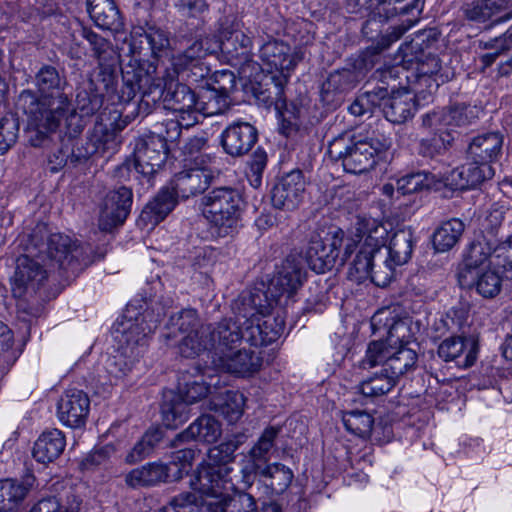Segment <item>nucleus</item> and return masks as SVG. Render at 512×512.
Here are the masks:
<instances>
[{
    "mask_svg": "<svg viewBox=\"0 0 512 512\" xmlns=\"http://www.w3.org/2000/svg\"><path fill=\"white\" fill-rule=\"evenodd\" d=\"M503 140L499 132H487L474 137L467 150L468 159L490 165L500 156Z\"/></svg>",
    "mask_w": 512,
    "mask_h": 512,
    "instance_id": "58836bf2",
    "label": "nucleus"
},
{
    "mask_svg": "<svg viewBox=\"0 0 512 512\" xmlns=\"http://www.w3.org/2000/svg\"><path fill=\"white\" fill-rule=\"evenodd\" d=\"M38 88L37 112L34 111V126L46 132L55 131L68 108V100L61 92L62 82L57 70L43 67L36 76ZM39 133H43L39 130Z\"/></svg>",
    "mask_w": 512,
    "mask_h": 512,
    "instance_id": "6e6552de",
    "label": "nucleus"
},
{
    "mask_svg": "<svg viewBox=\"0 0 512 512\" xmlns=\"http://www.w3.org/2000/svg\"><path fill=\"white\" fill-rule=\"evenodd\" d=\"M212 178L213 172L207 166L192 167L175 174L167 186L177 198L187 199L204 192Z\"/></svg>",
    "mask_w": 512,
    "mask_h": 512,
    "instance_id": "cd10ccee",
    "label": "nucleus"
},
{
    "mask_svg": "<svg viewBox=\"0 0 512 512\" xmlns=\"http://www.w3.org/2000/svg\"><path fill=\"white\" fill-rule=\"evenodd\" d=\"M145 40L154 58L166 55L170 49V40L166 31L156 26L134 27L127 43L128 62L124 63L122 76L124 88L120 99L129 101L135 97L141 87L145 86L156 75L157 67L149 61L142 60V44Z\"/></svg>",
    "mask_w": 512,
    "mask_h": 512,
    "instance_id": "7ed1b4c3",
    "label": "nucleus"
},
{
    "mask_svg": "<svg viewBox=\"0 0 512 512\" xmlns=\"http://www.w3.org/2000/svg\"><path fill=\"white\" fill-rule=\"evenodd\" d=\"M267 164V154L262 149H257L248 163L246 172L248 181L253 188H258L262 183L263 171Z\"/></svg>",
    "mask_w": 512,
    "mask_h": 512,
    "instance_id": "e2e57ef3",
    "label": "nucleus"
},
{
    "mask_svg": "<svg viewBox=\"0 0 512 512\" xmlns=\"http://www.w3.org/2000/svg\"><path fill=\"white\" fill-rule=\"evenodd\" d=\"M234 314L233 318H224L216 324H208L202 328L205 350L213 351V356L233 350L242 341L241 317Z\"/></svg>",
    "mask_w": 512,
    "mask_h": 512,
    "instance_id": "412c9836",
    "label": "nucleus"
},
{
    "mask_svg": "<svg viewBox=\"0 0 512 512\" xmlns=\"http://www.w3.org/2000/svg\"><path fill=\"white\" fill-rule=\"evenodd\" d=\"M473 118V108L465 105L425 114L422 117V125L433 135L421 140L420 153L428 157L440 154L454 141V128L471 123Z\"/></svg>",
    "mask_w": 512,
    "mask_h": 512,
    "instance_id": "0eeeda50",
    "label": "nucleus"
},
{
    "mask_svg": "<svg viewBox=\"0 0 512 512\" xmlns=\"http://www.w3.org/2000/svg\"><path fill=\"white\" fill-rule=\"evenodd\" d=\"M32 258H18L17 267L12 278L11 292L16 301V318L30 334L32 321Z\"/></svg>",
    "mask_w": 512,
    "mask_h": 512,
    "instance_id": "aec40b11",
    "label": "nucleus"
},
{
    "mask_svg": "<svg viewBox=\"0 0 512 512\" xmlns=\"http://www.w3.org/2000/svg\"><path fill=\"white\" fill-rule=\"evenodd\" d=\"M464 231V223L459 219L444 222L433 234L432 243L436 253L449 251Z\"/></svg>",
    "mask_w": 512,
    "mask_h": 512,
    "instance_id": "de8ad7c7",
    "label": "nucleus"
},
{
    "mask_svg": "<svg viewBox=\"0 0 512 512\" xmlns=\"http://www.w3.org/2000/svg\"><path fill=\"white\" fill-rule=\"evenodd\" d=\"M263 326V345L275 342L284 332L285 323L279 316L268 318L261 322Z\"/></svg>",
    "mask_w": 512,
    "mask_h": 512,
    "instance_id": "338daca9",
    "label": "nucleus"
},
{
    "mask_svg": "<svg viewBox=\"0 0 512 512\" xmlns=\"http://www.w3.org/2000/svg\"><path fill=\"white\" fill-rule=\"evenodd\" d=\"M230 472L226 465L203 464L191 478L190 487L203 499L206 512H222V502L229 499L234 486Z\"/></svg>",
    "mask_w": 512,
    "mask_h": 512,
    "instance_id": "9b49d317",
    "label": "nucleus"
},
{
    "mask_svg": "<svg viewBox=\"0 0 512 512\" xmlns=\"http://www.w3.org/2000/svg\"><path fill=\"white\" fill-rule=\"evenodd\" d=\"M155 512H206L204 501L196 492H181Z\"/></svg>",
    "mask_w": 512,
    "mask_h": 512,
    "instance_id": "603ef678",
    "label": "nucleus"
},
{
    "mask_svg": "<svg viewBox=\"0 0 512 512\" xmlns=\"http://www.w3.org/2000/svg\"><path fill=\"white\" fill-rule=\"evenodd\" d=\"M327 238H323L320 233L314 232L310 235L309 240L304 250L299 252V256H318L323 253V256H352L358 252L360 240L356 237L344 238V233L341 229L327 234Z\"/></svg>",
    "mask_w": 512,
    "mask_h": 512,
    "instance_id": "4be33fe9",
    "label": "nucleus"
},
{
    "mask_svg": "<svg viewBox=\"0 0 512 512\" xmlns=\"http://www.w3.org/2000/svg\"><path fill=\"white\" fill-rule=\"evenodd\" d=\"M172 299L155 303L156 307L143 309L142 304H137L138 300H134L127 306V313L133 310H139L130 319L117 324L114 331L115 340L118 343V349L114 355L108 358L106 369L116 378L127 375L139 361L148 344V336L151 334L162 321L166 314V309L172 306Z\"/></svg>",
    "mask_w": 512,
    "mask_h": 512,
    "instance_id": "f257e3e1",
    "label": "nucleus"
},
{
    "mask_svg": "<svg viewBox=\"0 0 512 512\" xmlns=\"http://www.w3.org/2000/svg\"><path fill=\"white\" fill-rule=\"evenodd\" d=\"M510 258H504L502 264V275L499 271L490 266L486 259L464 258L459 266L458 276L462 283L474 285L478 294L491 299L496 297L502 288V280L505 277L504 265L508 264ZM509 268V265H507Z\"/></svg>",
    "mask_w": 512,
    "mask_h": 512,
    "instance_id": "dca6fc26",
    "label": "nucleus"
},
{
    "mask_svg": "<svg viewBox=\"0 0 512 512\" xmlns=\"http://www.w3.org/2000/svg\"><path fill=\"white\" fill-rule=\"evenodd\" d=\"M493 175L494 169L491 165L468 159V162L449 173L447 183L454 190L473 189L485 180L491 179Z\"/></svg>",
    "mask_w": 512,
    "mask_h": 512,
    "instance_id": "2f4dec72",
    "label": "nucleus"
},
{
    "mask_svg": "<svg viewBox=\"0 0 512 512\" xmlns=\"http://www.w3.org/2000/svg\"><path fill=\"white\" fill-rule=\"evenodd\" d=\"M259 57L262 61L263 69L270 73L275 71L281 74L280 79L272 77V80H277L274 88L277 97L276 106H279L283 93V83L288 81L291 72L302 61L303 52L301 48H292L283 41L273 39L265 42L260 47Z\"/></svg>",
    "mask_w": 512,
    "mask_h": 512,
    "instance_id": "2eb2a0df",
    "label": "nucleus"
},
{
    "mask_svg": "<svg viewBox=\"0 0 512 512\" xmlns=\"http://www.w3.org/2000/svg\"><path fill=\"white\" fill-rule=\"evenodd\" d=\"M212 37H205L193 41L183 52L173 55L170 60L171 72L181 75L183 80L198 82L210 72L203 59L215 51L208 49L212 44Z\"/></svg>",
    "mask_w": 512,
    "mask_h": 512,
    "instance_id": "a211bd4d",
    "label": "nucleus"
},
{
    "mask_svg": "<svg viewBox=\"0 0 512 512\" xmlns=\"http://www.w3.org/2000/svg\"><path fill=\"white\" fill-rule=\"evenodd\" d=\"M176 200L177 197L171 189L168 186L163 187L143 208L139 220L146 226H156L174 209Z\"/></svg>",
    "mask_w": 512,
    "mask_h": 512,
    "instance_id": "79ce46f5",
    "label": "nucleus"
},
{
    "mask_svg": "<svg viewBox=\"0 0 512 512\" xmlns=\"http://www.w3.org/2000/svg\"><path fill=\"white\" fill-rule=\"evenodd\" d=\"M438 355L445 362L454 361L461 368L474 365L477 359V345L463 337H450L441 342Z\"/></svg>",
    "mask_w": 512,
    "mask_h": 512,
    "instance_id": "c9c22d12",
    "label": "nucleus"
},
{
    "mask_svg": "<svg viewBox=\"0 0 512 512\" xmlns=\"http://www.w3.org/2000/svg\"><path fill=\"white\" fill-rule=\"evenodd\" d=\"M212 41L208 49L215 53L220 51L231 65L247 63L252 57V39L242 30V23L235 18L222 20Z\"/></svg>",
    "mask_w": 512,
    "mask_h": 512,
    "instance_id": "ddd939ff",
    "label": "nucleus"
},
{
    "mask_svg": "<svg viewBox=\"0 0 512 512\" xmlns=\"http://www.w3.org/2000/svg\"><path fill=\"white\" fill-rule=\"evenodd\" d=\"M47 246L48 256H56L57 254L67 256L79 250L78 241L62 233L51 234L48 238Z\"/></svg>",
    "mask_w": 512,
    "mask_h": 512,
    "instance_id": "052dcab7",
    "label": "nucleus"
},
{
    "mask_svg": "<svg viewBox=\"0 0 512 512\" xmlns=\"http://www.w3.org/2000/svg\"><path fill=\"white\" fill-rule=\"evenodd\" d=\"M441 64L437 56L425 53L418 40L400 46L392 66H386L376 71L383 83L388 79L396 80L404 75L415 92L431 95L437 90L440 83H444L448 76L440 73Z\"/></svg>",
    "mask_w": 512,
    "mask_h": 512,
    "instance_id": "20e7f679",
    "label": "nucleus"
},
{
    "mask_svg": "<svg viewBox=\"0 0 512 512\" xmlns=\"http://www.w3.org/2000/svg\"><path fill=\"white\" fill-rule=\"evenodd\" d=\"M245 397L238 391H227L220 412L231 424L236 423L243 415Z\"/></svg>",
    "mask_w": 512,
    "mask_h": 512,
    "instance_id": "6e6d98bb",
    "label": "nucleus"
},
{
    "mask_svg": "<svg viewBox=\"0 0 512 512\" xmlns=\"http://www.w3.org/2000/svg\"><path fill=\"white\" fill-rule=\"evenodd\" d=\"M84 37L92 46L100 68H118L120 62L122 63V66H124V63L128 62V40L124 41V44L121 47V53H118L109 41L93 31H84ZM122 68L123 67H121V69Z\"/></svg>",
    "mask_w": 512,
    "mask_h": 512,
    "instance_id": "e433bc0d",
    "label": "nucleus"
},
{
    "mask_svg": "<svg viewBox=\"0 0 512 512\" xmlns=\"http://www.w3.org/2000/svg\"><path fill=\"white\" fill-rule=\"evenodd\" d=\"M356 237L360 240L356 256H375L385 253L388 256H411L413 236L410 229H400L394 233L387 245L388 228L372 217L358 216L355 223Z\"/></svg>",
    "mask_w": 512,
    "mask_h": 512,
    "instance_id": "423d86ee",
    "label": "nucleus"
},
{
    "mask_svg": "<svg viewBox=\"0 0 512 512\" xmlns=\"http://www.w3.org/2000/svg\"><path fill=\"white\" fill-rule=\"evenodd\" d=\"M305 191V180L299 170L286 174L272 190V204L278 209L291 210L302 201Z\"/></svg>",
    "mask_w": 512,
    "mask_h": 512,
    "instance_id": "c756f323",
    "label": "nucleus"
},
{
    "mask_svg": "<svg viewBox=\"0 0 512 512\" xmlns=\"http://www.w3.org/2000/svg\"><path fill=\"white\" fill-rule=\"evenodd\" d=\"M402 88L388 95V87L379 86L360 94L350 105L349 111L354 116H363L373 113V109L379 107L385 118L394 124H402L411 119L417 109V96L426 99L423 93Z\"/></svg>",
    "mask_w": 512,
    "mask_h": 512,
    "instance_id": "39448f33",
    "label": "nucleus"
},
{
    "mask_svg": "<svg viewBox=\"0 0 512 512\" xmlns=\"http://www.w3.org/2000/svg\"><path fill=\"white\" fill-rule=\"evenodd\" d=\"M371 327L378 340H383L388 347L396 344L404 346L412 338L406 320L400 319L390 309L378 310L371 318Z\"/></svg>",
    "mask_w": 512,
    "mask_h": 512,
    "instance_id": "a878e982",
    "label": "nucleus"
},
{
    "mask_svg": "<svg viewBox=\"0 0 512 512\" xmlns=\"http://www.w3.org/2000/svg\"><path fill=\"white\" fill-rule=\"evenodd\" d=\"M237 317H241L242 321V340L252 346H263V326L259 316L243 317L237 313Z\"/></svg>",
    "mask_w": 512,
    "mask_h": 512,
    "instance_id": "bf43d9fd",
    "label": "nucleus"
},
{
    "mask_svg": "<svg viewBox=\"0 0 512 512\" xmlns=\"http://www.w3.org/2000/svg\"><path fill=\"white\" fill-rule=\"evenodd\" d=\"M90 410V399L82 390H67L59 399L57 414L59 420L71 428L85 425Z\"/></svg>",
    "mask_w": 512,
    "mask_h": 512,
    "instance_id": "c85d7f7f",
    "label": "nucleus"
},
{
    "mask_svg": "<svg viewBox=\"0 0 512 512\" xmlns=\"http://www.w3.org/2000/svg\"><path fill=\"white\" fill-rule=\"evenodd\" d=\"M390 147L391 139L383 134H377L353 139L346 145L342 140H336L330 144L328 152L332 158L342 162L346 172L360 174L373 168Z\"/></svg>",
    "mask_w": 512,
    "mask_h": 512,
    "instance_id": "1a4fd4ad",
    "label": "nucleus"
},
{
    "mask_svg": "<svg viewBox=\"0 0 512 512\" xmlns=\"http://www.w3.org/2000/svg\"><path fill=\"white\" fill-rule=\"evenodd\" d=\"M99 78L101 83L104 85L106 95L109 97V100L112 102V104H129L135 98L133 97L129 101H122L120 99V95L122 94L124 84L122 85L121 90L117 91V68H100ZM122 82L124 83L123 79Z\"/></svg>",
    "mask_w": 512,
    "mask_h": 512,
    "instance_id": "13d9d810",
    "label": "nucleus"
},
{
    "mask_svg": "<svg viewBox=\"0 0 512 512\" xmlns=\"http://www.w3.org/2000/svg\"><path fill=\"white\" fill-rule=\"evenodd\" d=\"M115 447L112 444L96 447L81 461L83 469H94L100 466H105L115 454Z\"/></svg>",
    "mask_w": 512,
    "mask_h": 512,
    "instance_id": "0e129e2a",
    "label": "nucleus"
},
{
    "mask_svg": "<svg viewBox=\"0 0 512 512\" xmlns=\"http://www.w3.org/2000/svg\"><path fill=\"white\" fill-rule=\"evenodd\" d=\"M132 201L133 193L125 186L109 191L103 200L99 228L102 231H111L122 225L130 213Z\"/></svg>",
    "mask_w": 512,
    "mask_h": 512,
    "instance_id": "b1692460",
    "label": "nucleus"
},
{
    "mask_svg": "<svg viewBox=\"0 0 512 512\" xmlns=\"http://www.w3.org/2000/svg\"><path fill=\"white\" fill-rule=\"evenodd\" d=\"M493 175L494 169L491 165L468 159V162L449 173L447 183L454 190L473 189L485 180L491 179Z\"/></svg>",
    "mask_w": 512,
    "mask_h": 512,
    "instance_id": "7c9ffc66",
    "label": "nucleus"
},
{
    "mask_svg": "<svg viewBox=\"0 0 512 512\" xmlns=\"http://www.w3.org/2000/svg\"><path fill=\"white\" fill-rule=\"evenodd\" d=\"M306 278L304 264L299 258H283L276 265V272L269 283V293L272 297L290 299L303 285Z\"/></svg>",
    "mask_w": 512,
    "mask_h": 512,
    "instance_id": "5701e85b",
    "label": "nucleus"
},
{
    "mask_svg": "<svg viewBox=\"0 0 512 512\" xmlns=\"http://www.w3.org/2000/svg\"><path fill=\"white\" fill-rule=\"evenodd\" d=\"M65 448V437L58 429L44 431L34 442V459L46 464L60 456Z\"/></svg>",
    "mask_w": 512,
    "mask_h": 512,
    "instance_id": "37998d69",
    "label": "nucleus"
},
{
    "mask_svg": "<svg viewBox=\"0 0 512 512\" xmlns=\"http://www.w3.org/2000/svg\"><path fill=\"white\" fill-rule=\"evenodd\" d=\"M230 98L209 86L197 96V119L199 115L214 116L223 113L229 106Z\"/></svg>",
    "mask_w": 512,
    "mask_h": 512,
    "instance_id": "09e8293b",
    "label": "nucleus"
},
{
    "mask_svg": "<svg viewBox=\"0 0 512 512\" xmlns=\"http://www.w3.org/2000/svg\"><path fill=\"white\" fill-rule=\"evenodd\" d=\"M210 392V386L203 381L194 380L179 383V396L181 402L164 403L162 414L164 422L169 427H177L186 421V408L188 404L204 399Z\"/></svg>",
    "mask_w": 512,
    "mask_h": 512,
    "instance_id": "393cba45",
    "label": "nucleus"
},
{
    "mask_svg": "<svg viewBox=\"0 0 512 512\" xmlns=\"http://www.w3.org/2000/svg\"><path fill=\"white\" fill-rule=\"evenodd\" d=\"M437 181V177L431 173H412L396 181V191L401 195L411 194L423 189H431Z\"/></svg>",
    "mask_w": 512,
    "mask_h": 512,
    "instance_id": "864d4df0",
    "label": "nucleus"
},
{
    "mask_svg": "<svg viewBox=\"0 0 512 512\" xmlns=\"http://www.w3.org/2000/svg\"><path fill=\"white\" fill-rule=\"evenodd\" d=\"M82 507L81 487L54 477L39 492L34 512H80Z\"/></svg>",
    "mask_w": 512,
    "mask_h": 512,
    "instance_id": "f3484780",
    "label": "nucleus"
},
{
    "mask_svg": "<svg viewBox=\"0 0 512 512\" xmlns=\"http://www.w3.org/2000/svg\"><path fill=\"white\" fill-rule=\"evenodd\" d=\"M264 284L261 287H255L247 292H243L233 304L234 313L243 317L248 316H268L274 305L280 303L279 297H272L264 290Z\"/></svg>",
    "mask_w": 512,
    "mask_h": 512,
    "instance_id": "f704fd0d",
    "label": "nucleus"
},
{
    "mask_svg": "<svg viewBox=\"0 0 512 512\" xmlns=\"http://www.w3.org/2000/svg\"><path fill=\"white\" fill-rule=\"evenodd\" d=\"M417 358V353L411 348L401 346L395 349L388 347L383 340H375L369 343L361 366L366 369L380 365L398 382L401 376L414 369Z\"/></svg>",
    "mask_w": 512,
    "mask_h": 512,
    "instance_id": "4468645a",
    "label": "nucleus"
},
{
    "mask_svg": "<svg viewBox=\"0 0 512 512\" xmlns=\"http://www.w3.org/2000/svg\"><path fill=\"white\" fill-rule=\"evenodd\" d=\"M19 132V118L5 115L0 120V154L6 153L16 142Z\"/></svg>",
    "mask_w": 512,
    "mask_h": 512,
    "instance_id": "4d7b16f0",
    "label": "nucleus"
},
{
    "mask_svg": "<svg viewBox=\"0 0 512 512\" xmlns=\"http://www.w3.org/2000/svg\"><path fill=\"white\" fill-rule=\"evenodd\" d=\"M208 86L224 95L229 94L236 87V79L234 74L228 70L218 71L214 74L212 82Z\"/></svg>",
    "mask_w": 512,
    "mask_h": 512,
    "instance_id": "774afa93",
    "label": "nucleus"
},
{
    "mask_svg": "<svg viewBox=\"0 0 512 512\" xmlns=\"http://www.w3.org/2000/svg\"><path fill=\"white\" fill-rule=\"evenodd\" d=\"M162 439L163 431L161 429H149L129 451L125 461L128 464H134L142 461L153 452L155 447L162 441Z\"/></svg>",
    "mask_w": 512,
    "mask_h": 512,
    "instance_id": "3c124183",
    "label": "nucleus"
},
{
    "mask_svg": "<svg viewBox=\"0 0 512 512\" xmlns=\"http://www.w3.org/2000/svg\"><path fill=\"white\" fill-rule=\"evenodd\" d=\"M221 435L220 423L210 415H202L197 418L186 430L177 434L171 442V446L177 447L178 443L197 440L206 443H214Z\"/></svg>",
    "mask_w": 512,
    "mask_h": 512,
    "instance_id": "ea45409f",
    "label": "nucleus"
},
{
    "mask_svg": "<svg viewBox=\"0 0 512 512\" xmlns=\"http://www.w3.org/2000/svg\"><path fill=\"white\" fill-rule=\"evenodd\" d=\"M357 74L351 69L331 72L321 86L322 100L330 103L337 94L344 93L355 86Z\"/></svg>",
    "mask_w": 512,
    "mask_h": 512,
    "instance_id": "49530a36",
    "label": "nucleus"
},
{
    "mask_svg": "<svg viewBox=\"0 0 512 512\" xmlns=\"http://www.w3.org/2000/svg\"><path fill=\"white\" fill-rule=\"evenodd\" d=\"M396 384L393 376L381 367L379 371L374 372L359 384V391L365 397L376 398L389 393Z\"/></svg>",
    "mask_w": 512,
    "mask_h": 512,
    "instance_id": "8fccbe9b",
    "label": "nucleus"
},
{
    "mask_svg": "<svg viewBox=\"0 0 512 512\" xmlns=\"http://www.w3.org/2000/svg\"><path fill=\"white\" fill-rule=\"evenodd\" d=\"M345 428L352 434L361 438L371 434L374 418L366 411L351 410L345 412L342 417Z\"/></svg>",
    "mask_w": 512,
    "mask_h": 512,
    "instance_id": "5fc2aeb1",
    "label": "nucleus"
},
{
    "mask_svg": "<svg viewBox=\"0 0 512 512\" xmlns=\"http://www.w3.org/2000/svg\"><path fill=\"white\" fill-rule=\"evenodd\" d=\"M407 258H385L381 264L374 268L371 274V280L380 287L387 286L394 277L396 265H404Z\"/></svg>",
    "mask_w": 512,
    "mask_h": 512,
    "instance_id": "680f3d73",
    "label": "nucleus"
},
{
    "mask_svg": "<svg viewBox=\"0 0 512 512\" xmlns=\"http://www.w3.org/2000/svg\"><path fill=\"white\" fill-rule=\"evenodd\" d=\"M171 466L162 462H150L131 470L125 482L132 488L154 487L170 481Z\"/></svg>",
    "mask_w": 512,
    "mask_h": 512,
    "instance_id": "4c0bfd02",
    "label": "nucleus"
},
{
    "mask_svg": "<svg viewBox=\"0 0 512 512\" xmlns=\"http://www.w3.org/2000/svg\"><path fill=\"white\" fill-rule=\"evenodd\" d=\"M279 429L275 427L266 428L258 441L249 451V461L242 467L244 481L251 485L253 473L269 466L271 453L275 447V440Z\"/></svg>",
    "mask_w": 512,
    "mask_h": 512,
    "instance_id": "72a5a7b5",
    "label": "nucleus"
},
{
    "mask_svg": "<svg viewBox=\"0 0 512 512\" xmlns=\"http://www.w3.org/2000/svg\"><path fill=\"white\" fill-rule=\"evenodd\" d=\"M197 311L183 309L170 317L167 333L163 336L168 345H177L179 353L186 358H193L205 351L204 334Z\"/></svg>",
    "mask_w": 512,
    "mask_h": 512,
    "instance_id": "f8f14e48",
    "label": "nucleus"
},
{
    "mask_svg": "<svg viewBox=\"0 0 512 512\" xmlns=\"http://www.w3.org/2000/svg\"><path fill=\"white\" fill-rule=\"evenodd\" d=\"M180 74L171 72L168 67L161 76H152V80L141 87L142 101L156 104L162 101L165 109L175 114V119L167 122L168 137L177 140L182 128L197 123V95L185 84L179 83Z\"/></svg>",
    "mask_w": 512,
    "mask_h": 512,
    "instance_id": "f03ea898",
    "label": "nucleus"
},
{
    "mask_svg": "<svg viewBox=\"0 0 512 512\" xmlns=\"http://www.w3.org/2000/svg\"><path fill=\"white\" fill-rule=\"evenodd\" d=\"M258 133L248 122H234L221 134V144L224 151L233 156L248 153L257 141Z\"/></svg>",
    "mask_w": 512,
    "mask_h": 512,
    "instance_id": "473e14b6",
    "label": "nucleus"
},
{
    "mask_svg": "<svg viewBox=\"0 0 512 512\" xmlns=\"http://www.w3.org/2000/svg\"><path fill=\"white\" fill-rule=\"evenodd\" d=\"M242 197L237 190L220 187L211 190L201 200L204 218L221 237L232 234L241 214Z\"/></svg>",
    "mask_w": 512,
    "mask_h": 512,
    "instance_id": "9d476101",
    "label": "nucleus"
},
{
    "mask_svg": "<svg viewBox=\"0 0 512 512\" xmlns=\"http://www.w3.org/2000/svg\"><path fill=\"white\" fill-rule=\"evenodd\" d=\"M87 11L98 27L115 33L122 31L124 23L113 0H87Z\"/></svg>",
    "mask_w": 512,
    "mask_h": 512,
    "instance_id": "a19ab883",
    "label": "nucleus"
},
{
    "mask_svg": "<svg viewBox=\"0 0 512 512\" xmlns=\"http://www.w3.org/2000/svg\"><path fill=\"white\" fill-rule=\"evenodd\" d=\"M167 141H172L168 135L163 137L156 133H149L141 136L136 142L133 165L136 172L148 182L166 160Z\"/></svg>",
    "mask_w": 512,
    "mask_h": 512,
    "instance_id": "6ab92c4d",
    "label": "nucleus"
},
{
    "mask_svg": "<svg viewBox=\"0 0 512 512\" xmlns=\"http://www.w3.org/2000/svg\"><path fill=\"white\" fill-rule=\"evenodd\" d=\"M494 7L495 2L491 0H478L466 6L465 15L472 21L483 22L493 15Z\"/></svg>",
    "mask_w": 512,
    "mask_h": 512,
    "instance_id": "69168bd1",
    "label": "nucleus"
},
{
    "mask_svg": "<svg viewBox=\"0 0 512 512\" xmlns=\"http://www.w3.org/2000/svg\"><path fill=\"white\" fill-rule=\"evenodd\" d=\"M213 363L224 372L238 377H249L260 370L262 358L254 350L233 349L213 356Z\"/></svg>",
    "mask_w": 512,
    "mask_h": 512,
    "instance_id": "bb28decb",
    "label": "nucleus"
},
{
    "mask_svg": "<svg viewBox=\"0 0 512 512\" xmlns=\"http://www.w3.org/2000/svg\"><path fill=\"white\" fill-rule=\"evenodd\" d=\"M29 486L17 479L0 480V512H16L25 501Z\"/></svg>",
    "mask_w": 512,
    "mask_h": 512,
    "instance_id": "a18cd8bd",
    "label": "nucleus"
},
{
    "mask_svg": "<svg viewBox=\"0 0 512 512\" xmlns=\"http://www.w3.org/2000/svg\"><path fill=\"white\" fill-rule=\"evenodd\" d=\"M258 475L266 489L272 495H280L284 493L290 486L294 474L292 470L281 463H273L269 466L253 473Z\"/></svg>",
    "mask_w": 512,
    "mask_h": 512,
    "instance_id": "c03bdc74",
    "label": "nucleus"
}]
</instances>
